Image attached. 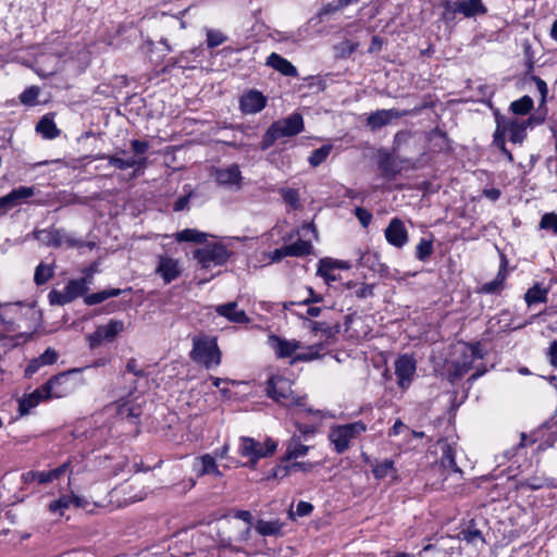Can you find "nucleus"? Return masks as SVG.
Returning a JSON list of instances; mask_svg holds the SVG:
<instances>
[{"label": "nucleus", "mask_w": 557, "mask_h": 557, "mask_svg": "<svg viewBox=\"0 0 557 557\" xmlns=\"http://www.w3.org/2000/svg\"><path fill=\"white\" fill-rule=\"evenodd\" d=\"M320 347H321V345L310 346L308 348L307 352L296 354L295 356H293V358L290 360V364H294L299 361L307 362V361H312L314 359H319L321 357L320 351H319Z\"/></svg>", "instance_id": "58836bf2"}, {"label": "nucleus", "mask_w": 557, "mask_h": 557, "mask_svg": "<svg viewBox=\"0 0 557 557\" xmlns=\"http://www.w3.org/2000/svg\"><path fill=\"white\" fill-rule=\"evenodd\" d=\"M267 65L271 66L282 75L295 77L298 75L296 66H294L287 59L280 54L272 52L267 59Z\"/></svg>", "instance_id": "dca6fc26"}, {"label": "nucleus", "mask_w": 557, "mask_h": 557, "mask_svg": "<svg viewBox=\"0 0 557 557\" xmlns=\"http://www.w3.org/2000/svg\"><path fill=\"white\" fill-rule=\"evenodd\" d=\"M331 150H332L331 145H324V146L320 147L319 149L313 150L309 157V163L312 166L320 165L322 162L325 161V159L330 154Z\"/></svg>", "instance_id": "79ce46f5"}, {"label": "nucleus", "mask_w": 557, "mask_h": 557, "mask_svg": "<svg viewBox=\"0 0 557 557\" xmlns=\"http://www.w3.org/2000/svg\"><path fill=\"white\" fill-rule=\"evenodd\" d=\"M505 134H506V128L503 127V125L500 124L499 121H497V127H496L495 135H494V143L502 151H506L505 139H504Z\"/></svg>", "instance_id": "13d9d810"}, {"label": "nucleus", "mask_w": 557, "mask_h": 557, "mask_svg": "<svg viewBox=\"0 0 557 557\" xmlns=\"http://www.w3.org/2000/svg\"><path fill=\"white\" fill-rule=\"evenodd\" d=\"M96 159H108L109 163L120 170H126L129 168H137L144 169L147 164V158L146 157H133L129 159H122L116 156H97Z\"/></svg>", "instance_id": "ddd939ff"}, {"label": "nucleus", "mask_w": 557, "mask_h": 557, "mask_svg": "<svg viewBox=\"0 0 557 557\" xmlns=\"http://www.w3.org/2000/svg\"><path fill=\"white\" fill-rule=\"evenodd\" d=\"M226 41V36L219 30H207V44L209 48H215Z\"/></svg>", "instance_id": "3c124183"}, {"label": "nucleus", "mask_w": 557, "mask_h": 557, "mask_svg": "<svg viewBox=\"0 0 557 557\" xmlns=\"http://www.w3.org/2000/svg\"><path fill=\"white\" fill-rule=\"evenodd\" d=\"M89 277H82L78 280H70L65 286V293L71 301L84 296L88 290Z\"/></svg>", "instance_id": "aec40b11"}, {"label": "nucleus", "mask_w": 557, "mask_h": 557, "mask_svg": "<svg viewBox=\"0 0 557 557\" xmlns=\"http://www.w3.org/2000/svg\"><path fill=\"white\" fill-rule=\"evenodd\" d=\"M240 110L246 114L260 112L267 103L265 97L259 91H249L240 98Z\"/></svg>", "instance_id": "9b49d317"}, {"label": "nucleus", "mask_w": 557, "mask_h": 557, "mask_svg": "<svg viewBox=\"0 0 557 557\" xmlns=\"http://www.w3.org/2000/svg\"><path fill=\"white\" fill-rule=\"evenodd\" d=\"M454 11L463 14L466 17L486 13V9L481 0H461L455 2Z\"/></svg>", "instance_id": "a211bd4d"}, {"label": "nucleus", "mask_w": 557, "mask_h": 557, "mask_svg": "<svg viewBox=\"0 0 557 557\" xmlns=\"http://www.w3.org/2000/svg\"><path fill=\"white\" fill-rule=\"evenodd\" d=\"M267 395L284 406H304V398L294 394L292 382L283 376L273 375L267 382Z\"/></svg>", "instance_id": "7ed1b4c3"}, {"label": "nucleus", "mask_w": 557, "mask_h": 557, "mask_svg": "<svg viewBox=\"0 0 557 557\" xmlns=\"http://www.w3.org/2000/svg\"><path fill=\"white\" fill-rule=\"evenodd\" d=\"M58 357V352L53 348L49 347L37 358L42 363V366H50L57 362Z\"/></svg>", "instance_id": "6e6d98bb"}, {"label": "nucleus", "mask_w": 557, "mask_h": 557, "mask_svg": "<svg viewBox=\"0 0 557 557\" xmlns=\"http://www.w3.org/2000/svg\"><path fill=\"white\" fill-rule=\"evenodd\" d=\"M53 274L54 271L51 265L40 262L35 269L34 282L36 285L41 286L46 284L53 276Z\"/></svg>", "instance_id": "7c9ffc66"}, {"label": "nucleus", "mask_w": 557, "mask_h": 557, "mask_svg": "<svg viewBox=\"0 0 557 557\" xmlns=\"http://www.w3.org/2000/svg\"><path fill=\"white\" fill-rule=\"evenodd\" d=\"M393 469H394V461L391 459H385L384 461L376 463L373 467L372 472L376 479H384L385 476H387L389 471H392Z\"/></svg>", "instance_id": "a18cd8bd"}, {"label": "nucleus", "mask_w": 557, "mask_h": 557, "mask_svg": "<svg viewBox=\"0 0 557 557\" xmlns=\"http://www.w3.org/2000/svg\"><path fill=\"white\" fill-rule=\"evenodd\" d=\"M60 237L58 238V246L61 247L65 245L67 248H83L88 247L89 249H92L96 245L94 242H85L82 239H77L65 233L63 230H58Z\"/></svg>", "instance_id": "393cba45"}, {"label": "nucleus", "mask_w": 557, "mask_h": 557, "mask_svg": "<svg viewBox=\"0 0 557 557\" xmlns=\"http://www.w3.org/2000/svg\"><path fill=\"white\" fill-rule=\"evenodd\" d=\"M359 264L361 267L369 268L375 273H384L387 268L384 263L381 262L380 256L376 252L366 251L361 253L359 258Z\"/></svg>", "instance_id": "412c9836"}, {"label": "nucleus", "mask_w": 557, "mask_h": 557, "mask_svg": "<svg viewBox=\"0 0 557 557\" xmlns=\"http://www.w3.org/2000/svg\"><path fill=\"white\" fill-rule=\"evenodd\" d=\"M417 363L413 357L403 355L395 361V374L397 384L400 388L406 389L411 384L416 374Z\"/></svg>", "instance_id": "6e6552de"}, {"label": "nucleus", "mask_w": 557, "mask_h": 557, "mask_svg": "<svg viewBox=\"0 0 557 557\" xmlns=\"http://www.w3.org/2000/svg\"><path fill=\"white\" fill-rule=\"evenodd\" d=\"M100 327L107 341L111 342L119 333L123 331L124 323L122 321L111 320L108 324L101 325Z\"/></svg>", "instance_id": "4c0bfd02"}, {"label": "nucleus", "mask_w": 557, "mask_h": 557, "mask_svg": "<svg viewBox=\"0 0 557 557\" xmlns=\"http://www.w3.org/2000/svg\"><path fill=\"white\" fill-rule=\"evenodd\" d=\"M34 195V187L21 186L13 189L8 195L0 197V206H20L24 199Z\"/></svg>", "instance_id": "f3484780"}, {"label": "nucleus", "mask_w": 557, "mask_h": 557, "mask_svg": "<svg viewBox=\"0 0 557 557\" xmlns=\"http://www.w3.org/2000/svg\"><path fill=\"white\" fill-rule=\"evenodd\" d=\"M367 430V425L362 421L337 425L332 428L329 438L334 444L337 454H343L349 447L352 438Z\"/></svg>", "instance_id": "39448f33"}, {"label": "nucleus", "mask_w": 557, "mask_h": 557, "mask_svg": "<svg viewBox=\"0 0 557 557\" xmlns=\"http://www.w3.org/2000/svg\"><path fill=\"white\" fill-rule=\"evenodd\" d=\"M157 272L162 276L166 284L171 283L181 274L177 262L174 259L168 257L159 258Z\"/></svg>", "instance_id": "2eb2a0df"}, {"label": "nucleus", "mask_w": 557, "mask_h": 557, "mask_svg": "<svg viewBox=\"0 0 557 557\" xmlns=\"http://www.w3.org/2000/svg\"><path fill=\"white\" fill-rule=\"evenodd\" d=\"M71 504H74L76 507H82L83 500L76 495H63L49 504V510L53 513L58 512L59 515L62 516L63 510L69 508Z\"/></svg>", "instance_id": "4be33fe9"}, {"label": "nucleus", "mask_w": 557, "mask_h": 557, "mask_svg": "<svg viewBox=\"0 0 557 557\" xmlns=\"http://www.w3.org/2000/svg\"><path fill=\"white\" fill-rule=\"evenodd\" d=\"M107 338L103 336V332L100 326L88 335V343L91 349L99 347Z\"/></svg>", "instance_id": "4d7b16f0"}, {"label": "nucleus", "mask_w": 557, "mask_h": 557, "mask_svg": "<svg viewBox=\"0 0 557 557\" xmlns=\"http://www.w3.org/2000/svg\"><path fill=\"white\" fill-rule=\"evenodd\" d=\"M505 281H506V277H505V275H503V273L496 274V277L491 282L484 283L478 289V293L479 294H491V295L500 294L505 287Z\"/></svg>", "instance_id": "c85d7f7f"}, {"label": "nucleus", "mask_w": 557, "mask_h": 557, "mask_svg": "<svg viewBox=\"0 0 557 557\" xmlns=\"http://www.w3.org/2000/svg\"><path fill=\"white\" fill-rule=\"evenodd\" d=\"M312 249L313 247L309 242L298 239L290 245H286V251L284 252L288 253V256L304 257L310 255Z\"/></svg>", "instance_id": "cd10ccee"}, {"label": "nucleus", "mask_w": 557, "mask_h": 557, "mask_svg": "<svg viewBox=\"0 0 557 557\" xmlns=\"http://www.w3.org/2000/svg\"><path fill=\"white\" fill-rule=\"evenodd\" d=\"M41 366L42 363L39 361L38 358L32 359L24 371L25 377H32L33 374H35Z\"/></svg>", "instance_id": "338daca9"}, {"label": "nucleus", "mask_w": 557, "mask_h": 557, "mask_svg": "<svg viewBox=\"0 0 557 557\" xmlns=\"http://www.w3.org/2000/svg\"><path fill=\"white\" fill-rule=\"evenodd\" d=\"M107 299L108 298H107L106 292L101 290V292L85 296L84 301L88 306H94V305H98Z\"/></svg>", "instance_id": "680f3d73"}, {"label": "nucleus", "mask_w": 557, "mask_h": 557, "mask_svg": "<svg viewBox=\"0 0 557 557\" xmlns=\"http://www.w3.org/2000/svg\"><path fill=\"white\" fill-rule=\"evenodd\" d=\"M198 460L202 465V468L199 473L200 475H206V474H214L215 476L222 475V472L219 470V468L215 463L214 457H212L211 455H208V454L203 455V456L199 457Z\"/></svg>", "instance_id": "72a5a7b5"}, {"label": "nucleus", "mask_w": 557, "mask_h": 557, "mask_svg": "<svg viewBox=\"0 0 557 557\" xmlns=\"http://www.w3.org/2000/svg\"><path fill=\"white\" fill-rule=\"evenodd\" d=\"M270 341L272 343V347L275 350L277 358H287L295 356L297 349L300 348V343L298 341H287L281 338L280 336L272 335L270 336Z\"/></svg>", "instance_id": "f8f14e48"}, {"label": "nucleus", "mask_w": 557, "mask_h": 557, "mask_svg": "<svg viewBox=\"0 0 557 557\" xmlns=\"http://www.w3.org/2000/svg\"><path fill=\"white\" fill-rule=\"evenodd\" d=\"M511 110L516 114H527L533 108V100L529 96H523L519 100H516L510 106Z\"/></svg>", "instance_id": "a19ab883"}, {"label": "nucleus", "mask_w": 557, "mask_h": 557, "mask_svg": "<svg viewBox=\"0 0 557 557\" xmlns=\"http://www.w3.org/2000/svg\"><path fill=\"white\" fill-rule=\"evenodd\" d=\"M276 447L277 443L271 438L262 444L251 437H242L239 451L242 456L250 458L248 466L255 468L258 459L272 456Z\"/></svg>", "instance_id": "423d86ee"}, {"label": "nucleus", "mask_w": 557, "mask_h": 557, "mask_svg": "<svg viewBox=\"0 0 557 557\" xmlns=\"http://www.w3.org/2000/svg\"><path fill=\"white\" fill-rule=\"evenodd\" d=\"M48 298H49V302L52 306H64L65 304L71 302L70 298H67L65 290L59 292L57 289H52L49 293Z\"/></svg>", "instance_id": "864d4df0"}, {"label": "nucleus", "mask_w": 557, "mask_h": 557, "mask_svg": "<svg viewBox=\"0 0 557 557\" xmlns=\"http://www.w3.org/2000/svg\"><path fill=\"white\" fill-rule=\"evenodd\" d=\"M232 252L220 243L207 245L194 251V257L203 269L213 265H223L230 259Z\"/></svg>", "instance_id": "0eeeda50"}, {"label": "nucleus", "mask_w": 557, "mask_h": 557, "mask_svg": "<svg viewBox=\"0 0 557 557\" xmlns=\"http://www.w3.org/2000/svg\"><path fill=\"white\" fill-rule=\"evenodd\" d=\"M432 253H433L432 240L422 238L416 248V257L420 261H425L431 257Z\"/></svg>", "instance_id": "37998d69"}, {"label": "nucleus", "mask_w": 557, "mask_h": 557, "mask_svg": "<svg viewBox=\"0 0 557 557\" xmlns=\"http://www.w3.org/2000/svg\"><path fill=\"white\" fill-rule=\"evenodd\" d=\"M524 300L529 306L537 302H546L547 289L541 288L539 284H535L533 287L528 289L524 295Z\"/></svg>", "instance_id": "c756f323"}, {"label": "nucleus", "mask_w": 557, "mask_h": 557, "mask_svg": "<svg viewBox=\"0 0 557 557\" xmlns=\"http://www.w3.org/2000/svg\"><path fill=\"white\" fill-rule=\"evenodd\" d=\"M237 302L232 301L216 307L215 311L219 315L228 319L234 323H248L249 318L244 310H236Z\"/></svg>", "instance_id": "4468645a"}, {"label": "nucleus", "mask_w": 557, "mask_h": 557, "mask_svg": "<svg viewBox=\"0 0 557 557\" xmlns=\"http://www.w3.org/2000/svg\"><path fill=\"white\" fill-rule=\"evenodd\" d=\"M547 485H548L547 480L544 478H541V476H531V478L525 479L524 481L520 482V486L522 488H529L532 491L540 490Z\"/></svg>", "instance_id": "8fccbe9b"}, {"label": "nucleus", "mask_w": 557, "mask_h": 557, "mask_svg": "<svg viewBox=\"0 0 557 557\" xmlns=\"http://www.w3.org/2000/svg\"><path fill=\"white\" fill-rule=\"evenodd\" d=\"M282 527H283V523L280 520L265 521V520L260 519L257 521L255 529L259 534H261L263 536H268V535H280Z\"/></svg>", "instance_id": "bb28decb"}, {"label": "nucleus", "mask_w": 557, "mask_h": 557, "mask_svg": "<svg viewBox=\"0 0 557 557\" xmlns=\"http://www.w3.org/2000/svg\"><path fill=\"white\" fill-rule=\"evenodd\" d=\"M189 356L193 361L210 369L221 363L222 354L215 338L200 335L193 338V349Z\"/></svg>", "instance_id": "f03ea898"}, {"label": "nucleus", "mask_w": 557, "mask_h": 557, "mask_svg": "<svg viewBox=\"0 0 557 557\" xmlns=\"http://www.w3.org/2000/svg\"><path fill=\"white\" fill-rule=\"evenodd\" d=\"M69 467H70V461H66V462L62 463L60 467H58L51 471H47V475H41L40 479L42 481H52V480L59 479L63 473H65L67 471Z\"/></svg>", "instance_id": "5fc2aeb1"}, {"label": "nucleus", "mask_w": 557, "mask_h": 557, "mask_svg": "<svg viewBox=\"0 0 557 557\" xmlns=\"http://www.w3.org/2000/svg\"><path fill=\"white\" fill-rule=\"evenodd\" d=\"M282 197L287 206L296 207L298 201V193L295 189H285L282 191Z\"/></svg>", "instance_id": "0e129e2a"}, {"label": "nucleus", "mask_w": 557, "mask_h": 557, "mask_svg": "<svg viewBox=\"0 0 557 557\" xmlns=\"http://www.w3.org/2000/svg\"><path fill=\"white\" fill-rule=\"evenodd\" d=\"M39 94H40V89L36 86H32V87L25 89L21 94L20 100L23 104L34 106V104H36Z\"/></svg>", "instance_id": "09e8293b"}, {"label": "nucleus", "mask_w": 557, "mask_h": 557, "mask_svg": "<svg viewBox=\"0 0 557 557\" xmlns=\"http://www.w3.org/2000/svg\"><path fill=\"white\" fill-rule=\"evenodd\" d=\"M119 414L123 419L132 420L137 419L141 414V411L138 407L124 404L119 408Z\"/></svg>", "instance_id": "603ef678"}, {"label": "nucleus", "mask_w": 557, "mask_h": 557, "mask_svg": "<svg viewBox=\"0 0 557 557\" xmlns=\"http://www.w3.org/2000/svg\"><path fill=\"white\" fill-rule=\"evenodd\" d=\"M441 466H443L444 468H450L455 472L459 471V468L457 467V463L455 461V450L449 444H445L443 446Z\"/></svg>", "instance_id": "e433bc0d"}, {"label": "nucleus", "mask_w": 557, "mask_h": 557, "mask_svg": "<svg viewBox=\"0 0 557 557\" xmlns=\"http://www.w3.org/2000/svg\"><path fill=\"white\" fill-rule=\"evenodd\" d=\"M380 169L382 170V172L385 174V175H395L397 173V169H395L393 165H392V160L389 157H386L384 159L381 160L380 162Z\"/></svg>", "instance_id": "69168bd1"}, {"label": "nucleus", "mask_w": 557, "mask_h": 557, "mask_svg": "<svg viewBox=\"0 0 557 557\" xmlns=\"http://www.w3.org/2000/svg\"><path fill=\"white\" fill-rule=\"evenodd\" d=\"M36 131L46 139H53L59 136L60 131L49 115H45L36 125Z\"/></svg>", "instance_id": "5701e85b"}, {"label": "nucleus", "mask_w": 557, "mask_h": 557, "mask_svg": "<svg viewBox=\"0 0 557 557\" xmlns=\"http://www.w3.org/2000/svg\"><path fill=\"white\" fill-rule=\"evenodd\" d=\"M289 472L290 468H288V466L278 465L271 470V473L267 476V479H283L287 476Z\"/></svg>", "instance_id": "052dcab7"}, {"label": "nucleus", "mask_w": 557, "mask_h": 557, "mask_svg": "<svg viewBox=\"0 0 557 557\" xmlns=\"http://www.w3.org/2000/svg\"><path fill=\"white\" fill-rule=\"evenodd\" d=\"M387 243L396 248H403L409 240L405 223L399 218H394L384 231Z\"/></svg>", "instance_id": "1a4fd4ad"}, {"label": "nucleus", "mask_w": 557, "mask_h": 557, "mask_svg": "<svg viewBox=\"0 0 557 557\" xmlns=\"http://www.w3.org/2000/svg\"><path fill=\"white\" fill-rule=\"evenodd\" d=\"M41 475H47V472L42 471V472H39V471H28L26 473H24L22 475V479L25 483H32L34 481H38V483L40 484H46L48 483L49 481H42L40 479Z\"/></svg>", "instance_id": "e2e57ef3"}, {"label": "nucleus", "mask_w": 557, "mask_h": 557, "mask_svg": "<svg viewBox=\"0 0 557 557\" xmlns=\"http://www.w3.org/2000/svg\"><path fill=\"white\" fill-rule=\"evenodd\" d=\"M408 114V111H399L397 109H382L376 110L375 112H372L367 117V125L375 131L379 129L385 125H388L392 123L393 120L400 119L403 116H406Z\"/></svg>", "instance_id": "9d476101"}, {"label": "nucleus", "mask_w": 557, "mask_h": 557, "mask_svg": "<svg viewBox=\"0 0 557 557\" xmlns=\"http://www.w3.org/2000/svg\"><path fill=\"white\" fill-rule=\"evenodd\" d=\"M58 381V376H51L45 384L36 388L29 394H25L18 400V412L21 416L29 413L30 409L36 407L40 401L48 400L52 397H61L65 391L55 389L54 385Z\"/></svg>", "instance_id": "20e7f679"}, {"label": "nucleus", "mask_w": 557, "mask_h": 557, "mask_svg": "<svg viewBox=\"0 0 557 557\" xmlns=\"http://www.w3.org/2000/svg\"><path fill=\"white\" fill-rule=\"evenodd\" d=\"M175 237L177 242H193L200 244L206 242L207 234L201 233L197 230L186 228L183 230L182 232L176 233Z\"/></svg>", "instance_id": "2f4dec72"}, {"label": "nucleus", "mask_w": 557, "mask_h": 557, "mask_svg": "<svg viewBox=\"0 0 557 557\" xmlns=\"http://www.w3.org/2000/svg\"><path fill=\"white\" fill-rule=\"evenodd\" d=\"M215 180L220 185L234 186L238 185L242 176L238 165H232L227 169H221L215 172Z\"/></svg>", "instance_id": "6ab92c4d"}, {"label": "nucleus", "mask_w": 557, "mask_h": 557, "mask_svg": "<svg viewBox=\"0 0 557 557\" xmlns=\"http://www.w3.org/2000/svg\"><path fill=\"white\" fill-rule=\"evenodd\" d=\"M540 228L557 234V214L555 212L545 213L541 219Z\"/></svg>", "instance_id": "de8ad7c7"}, {"label": "nucleus", "mask_w": 557, "mask_h": 557, "mask_svg": "<svg viewBox=\"0 0 557 557\" xmlns=\"http://www.w3.org/2000/svg\"><path fill=\"white\" fill-rule=\"evenodd\" d=\"M304 129V119L299 113H293L285 119L271 124L262 138V149L271 147L275 140L283 137H293Z\"/></svg>", "instance_id": "f257e3e1"}, {"label": "nucleus", "mask_w": 557, "mask_h": 557, "mask_svg": "<svg viewBox=\"0 0 557 557\" xmlns=\"http://www.w3.org/2000/svg\"><path fill=\"white\" fill-rule=\"evenodd\" d=\"M131 147L133 152L136 154L135 157H143L149 149V143L148 141H141L138 139H133L131 141Z\"/></svg>", "instance_id": "bf43d9fd"}, {"label": "nucleus", "mask_w": 557, "mask_h": 557, "mask_svg": "<svg viewBox=\"0 0 557 557\" xmlns=\"http://www.w3.org/2000/svg\"><path fill=\"white\" fill-rule=\"evenodd\" d=\"M461 539L468 543L485 542L482 532L476 528L474 520H470L468 527L460 532Z\"/></svg>", "instance_id": "473e14b6"}, {"label": "nucleus", "mask_w": 557, "mask_h": 557, "mask_svg": "<svg viewBox=\"0 0 557 557\" xmlns=\"http://www.w3.org/2000/svg\"><path fill=\"white\" fill-rule=\"evenodd\" d=\"M322 268H327V269H332V270L333 269L348 270V269H350V264H348V262H346V261L334 260L331 258H323L319 261L318 272L322 273Z\"/></svg>", "instance_id": "c03bdc74"}, {"label": "nucleus", "mask_w": 557, "mask_h": 557, "mask_svg": "<svg viewBox=\"0 0 557 557\" xmlns=\"http://www.w3.org/2000/svg\"><path fill=\"white\" fill-rule=\"evenodd\" d=\"M358 48V44L352 42L350 40H344L334 46L335 57L338 59L348 58L356 49Z\"/></svg>", "instance_id": "ea45409f"}, {"label": "nucleus", "mask_w": 557, "mask_h": 557, "mask_svg": "<svg viewBox=\"0 0 557 557\" xmlns=\"http://www.w3.org/2000/svg\"><path fill=\"white\" fill-rule=\"evenodd\" d=\"M311 330L314 333L321 332L331 338L341 332V324L329 325L326 322L311 321Z\"/></svg>", "instance_id": "f704fd0d"}, {"label": "nucleus", "mask_w": 557, "mask_h": 557, "mask_svg": "<svg viewBox=\"0 0 557 557\" xmlns=\"http://www.w3.org/2000/svg\"><path fill=\"white\" fill-rule=\"evenodd\" d=\"M547 357L552 367L557 368V339L553 341L547 350Z\"/></svg>", "instance_id": "774afa93"}, {"label": "nucleus", "mask_w": 557, "mask_h": 557, "mask_svg": "<svg viewBox=\"0 0 557 557\" xmlns=\"http://www.w3.org/2000/svg\"><path fill=\"white\" fill-rule=\"evenodd\" d=\"M309 450V446H306L299 442L296 436H293L287 445L286 453L282 458V461H287L301 456H305Z\"/></svg>", "instance_id": "b1692460"}, {"label": "nucleus", "mask_w": 557, "mask_h": 557, "mask_svg": "<svg viewBox=\"0 0 557 557\" xmlns=\"http://www.w3.org/2000/svg\"><path fill=\"white\" fill-rule=\"evenodd\" d=\"M472 368V360L456 361L450 373L451 381L461 379Z\"/></svg>", "instance_id": "49530a36"}, {"label": "nucleus", "mask_w": 557, "mask_h": 557, "mask_svg": "<svg viewBox=\"0 0 557 557\" xmlns=\"http://www.w3.org/2000/svg\"><path fill=\"white\" fill-rule=\"evenodd\" d=\"M508 132L509 140L515 144H521L527 135V126L523 123L511 121L507 125H503Z\"/></svg>", "instance_id": "a878e982"}, {"label": "nucleus", "mask_w": 557, "mask_h": 557, "mask_svg": "<svg viewBox=\"0 0 557 557\" xmlns=\"http://www.w3.org/2000/svg\"><path fill=\"white\" fill-rule=\"evenodd\" d=\"M35 237L48 246H58V238L60 237L58 230H40L34 232Z\"/></svg>", "instance_id": "c9c22d12"}]
</instances>
